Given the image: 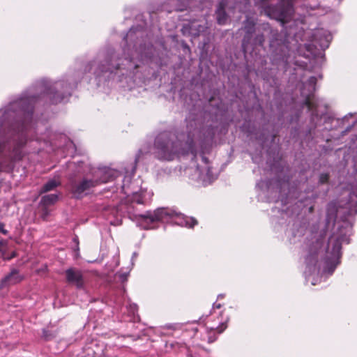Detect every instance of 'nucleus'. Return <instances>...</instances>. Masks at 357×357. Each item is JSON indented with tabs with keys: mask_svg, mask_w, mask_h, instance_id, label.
Returning <instances> with one entry per match:
<instances>
[{
	"mask_svg": "<svg viewBox=\"0 0 357 357\" xmlns=\"http://www.w3.org/2000/svg\"><path fill=\"white\" fill-rule=\"evenodd\" d=\"M136 220L139 225L144 229L154 228L152 225L155 222L169 220H173L175 224L182 227H192L197 224L195 218L187 217L169 208H158L153 211H146L144 214L136 215Z\"/></svg>",
	"mask_w": 357,
	"mask_h": 357,
	"instance_id": "nucleus-7",
	"label": "nucleus"
},
{
	"mask_svg": "<svg viewBox=\"0 0 357 357\" xmlns=\"http://www.w3.org/2000/svg\"><path fill=\"white\" fill-rule=\"evenodd\" d=\"M7 245V241L6 240H1L0 241V252H3L4 248H6Z\"/></svg>",
	"mask_w": 357,
	"mask_h": 357,
	"instance_id": "nucleus-22",
	"label": "nucleus"
},
{
	"mask_svg": "<svg viewBox=\"0 0 357 357\" xmlns=\"http://www.w3.org/2000/svg\"><path fill=\"white\" fill-rule=\"evenodd\" d=\"M128 275V273H123L119 274V277L121 279L122 282H124L127 280Z\"/></svg>",
	"mask_w": 357,
	"mask_h": 357,
	"instance_id": "nucleus-23",
	"label": "nucleus"
},
{
	"mask_svg": "<svg viewBox=\"0 0 357 357\" xmlns=\"http://www.w3.org/2000/svg\"><path fill=\"white\" fill-rule=\"evenodd\" d=\"M60 185V181H56V179H51L48 181L41 188L40 190V193H45L49 191H52L54 190L57 186Z\"/></svg>",
	"mask_w": 357,
	"mask_h": 357,
	"instance_id": "nucleus-16",
	"label": "nucleus"
},
{
	"mask_svg": "<svg viewBox=\"0 0 357 357\" xmlns=\"http://www.w3.org/2000/svg\"><path fill=\"white\" fill-rule=\"evenodd\" d=\"M3 258H4V259H11V258H13V257H15V253H13V254L12 255V256H11V257H6L4 256V254L3 253Z\"/></svg>",
	"mask_w": 357,
	"mask_h": 357,
	"instance_id": "nucleus-27",
	"label": "nucleus"
},
{
	"mask_svg": "<svg viewBox=\"0 0 357 357\" xmlns=\"http://www.w3.org/2000/svg\"><path fill=\"white\" fill-rule=\"evenodd\" d=\"M69 169H75V174L84 176L79 181H72L71 191L74 196L79 198L91 188L100 183H107L117 176V172L112 169H94L84 162L70 163Z\"/></svg>",
	"mask_w": 357,
	"mask_h": 357,
	"instance_id": "nucleus-6",
	"label": "nucleus"
},
{
	"mask_svg": "<svg viewBox=\"0 0 357 357\" xmlns=\"http://www.w3.org/2000/svg\"><path fill=\"white\" fill-rule=\"evenodd\" d=\"M74 241L76 242V243H77V237H75V238H74Z\"/></svg>",
	"mask_w": 357,
	"mask_h": 357,
	"instance_id": "nucleus-34",
	"label": "nucleus"
},
{
	"mask_svg": "<svg viewBox=\"0 0 357 357\" xmlns=\"http://www.w3.org/2000/svg\"><path fill=\"white\" fill-rule=\"evenodd\" d=\"M215 126L207 121H203L189 115L186 118V134L175 136L165 132L155 139V155L160 160L171 161L180 154L192 152L197 142L211 141L215 135Z\"/></svg>",
	"mask_w": 357,
	"mask_h": 357,
	"instance_id": "nucleus-3",
	"label": "nucleus"
},
{
	"mask_svg": "<svg viewBox=\"0 0 357 357\" xmlns=\"http://www.w3.org/2000/svg\"><path fill=\"white\" fill-rule=\"evenodd\" d=\"M213 307L220 308L221 307V305L220 304L214 303L213 304Z\"/></svg>",
	"mask_w": 357,
	"mask_h": 357,
	"instance_id": "nucleus-28",
	"label": "nucleus"
},
{
	"mask_svg": "<svg viewBox=\"0 0 357 357\" xmlns=\"http://www.w3.org/2000/svg\"><path fill=\"white\" fill-rule=\"evenodd\" d=\"M301 45H302L301 44H299V46H298V48H297V51H298V52L299 49L301 48Z\"/></svg>",
	"mask_w": 357,
	"mask_h": 357,
	"instance_id": "nucleus-33",
	"label": "nucleus"
},
{
	"mask_svg": "<svg viewBox=\"0 0 357 357\" xmlns=\"http://www.w3.org/2000/svg\"><path fill=\"white\" fill-rule=\"evenodd\" d=\"M243 29L245 34L242 47L245 52L248 51L250 44L253 46H261L264 44L265 38H268L270 48L273 54V63L285 71L287 70L292 62L291 54L294 53V50L291 46H289V43L287 40H282L281 33L273 29L268 23L255 27V20L250 17L245 21Z\"/></svg>",
	"mask_w": 357,
	"mask_h": 357,
	"instance_id": "nucleus-5",
	"label": "nucleus"
},
{
	"mask_svg": "<svg viewBox=\"0 0 357 357\" xmlns=\"http://www.w3.org/2000/svg\"><path fill=\"white\" fill-rule=\"evenodd\" d=\"M73 84L64 80L42 79L0 109V171L12 169L24 156L23 148L32 128L33 105L44 100L58 104L71 94Z\"/></svg>",
	"mask_w": 357,
	"mask_h": 357,
	"instance_id": "nucleus-1",
	"label": "nucleus"
},
{
	"mask_svg": "<svg viewBox=\"0 0 357 357\" xmlns=\"http://www.w3.org/2000/svg\"><path fill=\"white\" fill-rule=\"evenodd\" d=\"M223 296H223L222 294H219V295H218V298H223Z\"/></svg>",
	"mask_w": 357,
	"mask_h": 357,
	"instance_id": "nucleus-32",
	"label": "nucleus"
},
{
	"mask_svg": "<svg viewBox=\"0 0 357 357\" xmlns=\"http://www.w3.org/2000/svg\"><path fill=\"white\" fill-rule=\"evenodd\" d=\"M131 200L132 202H135L139 204H144L145 202L144 193L142 192L133 193Z\"/></svg>",
	"mask_w": 357,
	"mask_h": 357,
	"instance_id": "nucleus-17",
	"label": "nucleus"
},
{
	"mask_svg": "<svg viewBox=\"0 0 357 357\" xmlns=\"http://www.w3.org/2000/svg\"><path fill=\"white\" fill-rule=\"evenodd\" d=\"M202 162L204 166L202 167L197 166L195 169V179L202 182L204 185H206L213 182L216 178V176L211 172L206 157H202Z\"/></svg>",
	"mask_w": 357,
	"mask_h": 357,
	"instance_id": "nucleus-10",
	"label": "nucleus"
},
{
	"mask_svg": "<svg viewBox=\"0 0 357 357\" xmlns=\"http://www.w3.org/2000/svg\"><path fill=\"white\" fill-rule=\"evenodd\" d=\"M22 280V277L19 274L16 269H13L6 276H5L1 281L0 288L2 289L6 286L15 284L20 282Z\"/></svg>",
	"mask_w": 357,
	"mask_h": 357,
	"instance_id": "nucleus-13",
	"label": "nucleus"
},
{
	"mask_svg": "<svg viewBox=\"0 0 357 357\" xmlns=\"http://www.w3.org/2000/svg\"><path fill=\"white\" fill-rule=\"evenodd\" d=\"M225 2L224 1H220L215 12L217 22L221 25L225 24L228 20L227 15L225 10Z\"/></svg>",
	"mask_w": 357,
	"mask_h": 357,
	"instance_id": "nucleus-14",
	"label": "nucleus"
},
{
	"mask_svg": "<svg viewBox=\"0 0 357 357\" xmlns=\"http://www.w3.org/2000/svg\"><path fill=\"white\" fill-rule=\"evenodd\" d=\"M189 1H190V0H183V1L185 2V3H183V6H178L175 8V10H178V11H182V10H183L186 9V8H187V7H188V3H189Z\"/></svg>",
	"mask_w": 357,
	"mask_h": 357,
	"instance_id": "nucleus-21",
	"label": "nucleus"
},
{
	"mask_svg": "<svg viewBox=\"0 0 357 357\" xmlns=\"http://www.w3.org/2000/svg\"><path fill=\"white\" fill-rule=\"evenodd\" d=\"M321 119H324V123H325L324 128L326 129V130L332 129L331 126H327L328 123H339V120L338 119H336L332 118V117L321 116Z\"/></svg>",
	"mask_w": 357,
	"mask_h": 357,
	"instance_id": "nucleus-18",
	"label": "nucleus"
},
{
	"mask_svg": "<svg viewBox=\"0 0 357 357\" xmlns=\"http://www.w3.org/2000/svg\"><path fill=\"white\" fill-rule=\"evenodd\" d=\"M347 119H348V116H344V119H342V123H344V122H345Z\"/></svg>",
	"mask_w": 357,
	"mask_h": 357,
	"instance_id": "nucleus-30",
	"label": "nucleus"
},
{
	"mask_svg": "<svg viewBox=\"0 0 357 357\" xmlns=\"http://www.w3.org/2000/svg\"><path fill=\"white\" fill-rule=\"evenodd\" d=\"M137 256V254L135 252L133 253V257H135Z\"/></svg>",
	"mask_w": 357,
	"mask_h": 357,
	"instance_id": "nucleus-36",
	"label": "nucleus"
},
{
	"mask_svg": "<svg viewBox=\"0 0 357 357\" xmlns=\"http://www.w3.org/2000/svg\"><path fill=\"white\" fill-rule=\"evenodd\" d=\"M294 70H296V75H301V74L299 73V71H301V68H298V69L294 68Z\"/></svg>",
	"mask_w": 357,
	"mask_h": 357,
	"instance_id": "nucleus-29",
	"label": "nucleus"
},
{
	"mask_svg": "<svg viewBox=\"0 0 357 357\" xmlns=\"http://www.w3.org/2000/svg\"><path fill=\"white\" fill-rule=\"evenodd\" d=\"M316 82L317 78L314 76H311L307 78L306 82H303L302 88L301 89V96L305 98L304 104L312 112V115L314 116H318L317 105L314 95Z\"/></svg>",
	"mask_w": 357,
	"mask_h": 357,
	"instance_id": "nucleus-8",
	"label": "nucleus"
},
{
	"mask_svg": "<svg viewBox=\"0 0 357 357\" xmlns=\"http://www.w3.org/2000/svg\"><path fill=\"white\" fill-rule=\"evenodd\" d=\"M311 43H305V48L309 51L312 52V48L321 49L322 50H326L328 47L329 44L332 40V36L328 31L320 29L316 30L312 33Z\"/></svg>",
	"mask_w": 357,
	"mask_h": 357,
	"instance_id": "nucleus-9",
	"label": "nucleus"
},
{
	"mask_svg": "<svg viewBox=\"0 0 357 357\" xmlns=\"http://www.w3.org/2000/svg\"><path fill=\"white\" fill-rule=\"evenodd\" d=\"M66 280L69 283L76 285L78 289L84 287V281L82 272L76 268H69L66 271Z\"/></svg>",
	"mask_w": 357,
	"mask_h": 357,
	"instance_id": "nucleus-12",
	"label": "nucleus"
},
{
	"mask_svg": "<svg viewBox=\"0 0 357 357\" xmlns=\"http://www.w3.org/2000/svg\"><path fill=\"white\" fill-rule=\"evenodd\" d=\"M142 37L141 31L131 28L124 38L126 43V47L123 48L124 58L109 50L99 54L96 59L87 66L86 70L97 76L104 73H116L118 70L133 71L151 53L150 45L142 44Z\"/></svg>",
	"mask_w": 357,
	"mask_h": 357,
	"instance_id": "nucleus-4",
	"label": "nucleus"
},
{
	"mask_svg": "<svg viewBox=\"0 0 357 357\" xmlns=\"http://www.w3.org/2000/svg\"><path fill=\"white\" fill-rule=\"evenodd\" d=\"M127 308L129 311V312L132 315L135 316L136 312H137V305L136 304H130L128 306H127Z\"/></svg>",
	"mask_w": 357,
	"mask_h": 357,
	"instance_id": "nucleus-19",
	"label": "nucleus"
},
{
	"mask_svg": "<svg viewBox=\"0 0 357 357\" xmlns=\"http://www.w3.org/2000/svg\"><path fill=\"white\" fill-rule=\"evenodd\" d=\"M354 169L357 174V155L354 158ZM357 214V181L351 188L349 201L344 206L336 208L335 204H328L327 224L333 222L332 234L326 244L324 243L322 233L315 235L306 243L305 275L307 281L312 275L321 273L331 275L340 264L342 243H349L352 222L350 218Z\"/></svg>",
	"mask_w": 357,
	"mask_h": 357,
	"instance_id": "nucleus-2",
	"label": "nucleus"
},
{
	"mask_svg": "<svg viewBox=\"0 0 357 357\" xmlns=\"http://www.w3.org/2000/svg\"><path fill=\"white\" fill-rule=\"evenodd\" d=\"M311 284L312 285H316L317 284V279H315L314 278H313L312 279Z\"/></svg>",
	"mask_w": 357,
	"mask_h": 357,
	"instance_id": "nucleus-26",
	"label": "nucleus"
},
{
	"mask_svg": "<svg viewBox=\"0 0 357 357\" xmlns=\"http://www.w3.org/2000/svg\"><path fill=\"white\" fill-rule=\"evenodd\" d=\"M48 139V140H50H50H52L51 137H48V139Z\"/></svg>",
	"mask_w": 357,
	"mask_h": 357,
	"instance_id": "nucleus-37",
	"label": "nucleus"
},
{
	"mask_svg": "<svg viewBox=\"0 0 357 357\" xmlns=\"http://www.w3.org/2000/svg\"><path fill=\"white\" fill-rule=\"evenodd\" d=\"M338 2H340L342 0H337Z\"/></svg>",
	"mask_w": 357,
	"mask_h": 357,
	"instance_id": "nucleus-38",
	"label": "nucleus"
},
{
	"mask_svg": "<svg viewBox=\"0 0 357 357\" xmlns=\"http://www.w3.org/2000/svg\"><path fill=\"white\" fill-rule=\"evenodd\" d=\"M294 63L295 66H300V65L298 63V61H295Z\"/></svg>",
	"mask_w": 357,
	"mask_h": 357,
	"instance_id": "nucleus-31",
	"label": "nucleus"
},
{
	"mask_svg": "<svg viewBox=\"0 0 357 357\" xmlns=\"http://www.w3.org/2000/svg\"><path fill=\"white\" fill-rule=\"evenodd\" d=\"M4 225L1 222H0V232H1L3 234H7L8 231L3 229Z\"/></svg>",
	"mask_w": 357,
	"mask_h": 357,
	"instance_id": "nucleus-25",
	"label": "nucleus"
},
{
	"mask_svg": "<svg viewBox=\"0 0 357 357\" xmlns=\"http://www.w3.org/2000/svg\"><path fill=\"white\" fill-rule=\"evenodd\" d=\"M356 122V120H354L351 123H349L347 127H346V129H345V131H349L351 129V128L355 125Z\"/></svg>",
	"mask_w": 357,
	"mask_h": 357,
	"instance_id": "nucleus-24",
	"label": "nucleus"
},
{
	"mask_svg": "<svg viewBox=\"0 0 357 357\" xmlns=\"http://www.w3.org/2000/svg\"><path fill=\"white\" fill-rule=\"evenodd\" d=\"M206 22L204 20H194L185 24L182 29L184 35L189 34L192 36H198L207 29Z\"/></svg>",
	"mask_w": 357,
	"mask_h": 357,
	"instance_id": "nucleus-11",
	"label": "nucleus"
},
{
	"mask_svg": "<svg viewBox=\"0 0 357 357\" xmlns=\"http://www.w3.org/2000/svg\"><path fill=\"white\" fill-rule=\"evenodd\" d=\"M305 34L307 35V36H310V34H311V32H307Z\"/></svg>",
	"mask_w": 357,
	"mask_h": 357,
	"instance_id": "nucleus-35",
	"label": "nucleus"
},
{
	"mask_svg": "<svg viewBox=\"0 0 357 357\" xmlns=\"http://www.w3.org/2000/svg\"><path fill=\"white\" fill-rule=\"evenodd\" d=\"M328 178L329 176L328 174H321L319 176V183L321 184L327 183Z\"/></svg>",
	"mask_w": 357,
	"mask_h": 357,
	"instance_id": "nucleus-20",
	"label": "nucleus"
},
{
	"mask_svg": "<svg viewBox=\"0 0 357 357\" xmlns=\"http://www.w3.org/2000/svg\"><path fill=\"white\" fill-rule=\"evenodd\" d=\"M58 200V195L56 194H50L42 197L40 204L45 207H47L54 204Z\"/></svg>",
	"mask_w": 357,
	"mask_h": 357,
	"instance_id": "nucleus-15",
	"label": "nucleus"
}]
</instances>
